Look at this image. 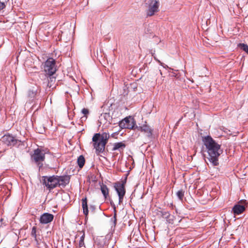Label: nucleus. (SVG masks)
<instances>
[{"label":"nucleus","instance_id":"obj_29","mask_svg":"<svg viewBox=\"0 0 248 248\" xmlns=\"http://www.w3.org/2000/svg\"><path fill=\"white\" fill-rule=\"evenodd\" d=\"M51 76L49 77V79H48V83H49V81L52 82L53 80H55V78L54 77H51Z\"/></svg>","mask_w":248,"mask_h":248},{"label":"nucleus","instance_id":"obj_15","mask_svg":"<svg viewBox=\"0 0 248 248\" xmlns=\"http://www.w3.org/2000/svg\"><path fill=\"white\" fill-rule=\"evenodd\" d=\"M126 144L124 141L116 142L114 143L112 151L118 150L120 152L123 151L125 148Z\"/></svg>","mask_w":248,"mask_h":248},{"label":"nucleus","instance_id":"obj_6","mask_svg":"<svg viewBox=\"0 0 248 248\" xmlns=\"http://www.w3.org/2000/svg\"><path fill=\"white\" fill-rule=\"evenodd\" d=\"M101 135L100 133L95 134L92 139L93 146L95 149V152L97 155L104 152L105 148L104 143H103L100 140Z\"/></svg>","mask_w":248,"mask_h":248},{"label":"nucleus","instance_id":"obj_24","mask_svg":"<svg viewBox=\"0 0 248 248\" xmlns=\"http://www.w3.org/2000/svg\"><path fill=\"white\" fill-rule=\"evenodd\" d=\"M239 47L248 54V46L245 44H239Z\"/></svg>","mask_w":248,"mask_h":248},{"label":"nucleus","instance_id":"obj_25","mask_svg":"<svg viewBox=\"0 0 248 248\" xmlns=\"http://www.w3.org/2000/svg\"><path fill=\"white\" fill-rule=\"evenodd\" d=\"M84 238H85V234L84 233L80 237V240H79V242L78 243V247L79 248H81L82 247L84 246Z\"/></svg>","mask_w":248,"mask_h":248},{"label":"nucleus","instance_id":"obj_9","mask_svg":"<svg viewBox=\"0 0 248 248\" xmlns=\"http://www.w3.org/2000/svg\"><path fill=\"white\" fill-rule=\"evenodd\" d=\"M1 140L8 146H15L20 145L21 140L17 139L12 135L7 134L2 137Z\"/></svg>","mask_w":248,"mask_h":248},{"label":"nucleus","instance_id":"obj_14","mask_svg":"<svg viewBox=\"0 0 248 248\" xmlns=\"http://www.w3.org/2000/svg\"><path fill=\"white\" fill-rule=\"evenodd\" d=\"M161 217L166 219L167 221L169 223L172 224L173 223L174 217L171 216L170 213L167 211L162 210L160 211Z\"/></svg>","mask_w":248,"mask_h":248},{"label":"nucleus","instance_id":"obj_5","mask_svg":"<svg viewBox=\"0 0 248 248\" xmlns=\"http://www.w3.org/2000/svg\"><path fill=\"white\" fill-rule=\"evenodd\" d=\"M31 160L37 165L39 170L43 166V162L45 159V153L38 148L34 151L31 156Z\"/></svg>","mask_w":248,"mask_h":248},{"label":"nucleus","instance_id":"obj_11","mask_svg":"<svg viewBox=\"0 0 248 248\" xmlns=\"http://www.w3.org/2000/svg\"><path fill=\"white\" fill-rule=\"evenodd\" d=\"M241 204H235L232 208V212L234 215H238L244 212L248 202L246 200H241L239 202Z\"/></svg>","mask_w":248,"mask_h":248},{"label":"nucleus","instance_id":"obj_7","mask_svg":"<svg viewBox=\"0 0 248 248\" xmlns=\"http://www.w3.org/2000/svg\"><path fill=\"white\" fill-rule=\"evenodd\" d=\"M119 125L121 128L134 130H136V126H137L135 120L131 116L127 117L120 121Z\"/></svg>","mask_w":248,"mask_h":248},{"label":"nucleus","instance_id":"obj_2","mask_svg":"<svg viewBox=\"0 0 248 248\" xmlns=\"http://www.w3.org/2000/svg\"><path fill=\"white\" fill-rule=\"evenodd\" d=\"M127 181L126 177L124 180L117 181L114 184V187L119 197V204L122 203L125 194L126 190L125 186Z\"/></svg>","mask_w":248,"mask_h":248},{"label":"nucleus","instance_id":"obj_3","mask_svg":"<svg viewBox=\"0 0 248 248\" xmlns=\"http://www.w3.org/2000/svg\"><path fill=\"white\" fill-rule=\"evenodd\" d=\"M58 176L52 175L50 176H44L42 177L43 184L49 191L58 186L59 180Z\"/></svg>","mask_w":248,"mask_h":248},{"label":"nucleus","instance_id":"obj_26","mask_svg":"<svg viewBox=\"0 0 248 248\" xmlns=\"http://www.w3.org/2000/svg\"><path fill=\"white\" fill-rule=\"evenodd\" d=\"M81 112L84 115L85 119H86L87 115L89 114V110L87 108H84L82 109Z\"/></svg>","mask_w":248,"mask_h":248},{"label":"nucleus","instance_id":"obj_4","mask_svg":"<svg viewBox=\"0 0 248 248\" xmlns=\"http://www.w3.org/2000/svg\"><path fill=\"white\" fill-rule=\"evenodd\" d=\"M45 72L49 77L53 75L56 72V61L52 58H49L43 64Z\"/></svg>","mask_w":248,"mask_h":248},{"label":"nucleus","instance_id":"obj_17","mask_svg":"<svg viewBox=\"0 0 248 248\" xmlns=\"http://www.w3.org/2000/svg\"><path fill=\"white\" fill-rule=\"evenodd\" d=\"M111 206L113 209L114 211V216L112 218H111V220L113 222L114 226H115L117 223V211L116 207L115 204L113 202H110Z\"/></svg>","mask_w":248,"mask_h":248},{"label":"nucleus","instance_id":"obj_20","mask_svg":"<svg viewBox=\"0 0 248 248\" xmlns=\"http://www.w3.org/2000/svg\"><path fill=\"white\" fill-rule=\"evenodd\" d=\"M36 93L37 90L34 87H33L28 91V96L30 99H32L35 97Z\"/></svg>","mask_w":248,"mask_h":248},{"label":"nucleus","instance_id":"obj_30","mask_svg":"<svg viewBox=\"0 0 248 248\" xmlns=\"http://www.w3.org/2000/svg\"><path fill=\"white\" fill-rule=\"evenodd\" d=\"M115 135V133H113V134L111 135V137H114Z\"/></svg>","mask_w":248,"mask_h":248},{"label":"nucleus","instance_id":"obj_10","mask_svg":"<svg viewBox=\"0 0 248 248\" xmlns=\"http://www.w3.org/2000/svg\"><path fill=\"white\" fill-rule=\"evenodd\" d=\"M136 130L143 132L149 138H151L152 137L153 129L147 124L146 122L142 125L136 126Z\"/></svg>","mask_w":248,"mask_h":248},{"label":"nucleus","instance_id":"obj_16","mask_svg":"<svg viewBox=\"0 0 248 248\" xmlns=\"http://www.w3.org/2000/svg\"><path fill=\"white\" fill-rule=\"evenodd\" d=\"M82 201V207L83 208V213L85 216L86 218L87 217L89 213L88 204H87V199L86 197L83 198Z\"/></svg>","mask_w":248,"mask_h":248},{"label":"nucleus","instance_id":"obj_13","mask_svg":"<svg viewBox=\"0 0 248 248\" xmlns=\"http://www.w3.org/2000/svg\"><path fill=\"white\" fill-rule=\"evenodd\" d=\"M58 179L59 181L58 186L64 187L69 183L70 176L68 175L58 176Z\"/></svg>","mask_w":248,"mask_h":248},{"label":"nucleus","instance_id":"obj_21","mask_svg":"<svg viewBox=\"0 0 248 248\" xmlns=\"http://www.w3.org/2000/svg\"><path fill=\"white\" fill-rule=\"evenodd\" d=\"M31 235L32 237H34L35 241L36 242V244L37 245H40V242L39 240L38 239L37 237V234H36V227L33 226L32 228L31 232Z\"/></svg>","mask_w":248,"mask_h":248},{"label":"nucleus","instance_id":"obj_12","mask_svg":"<svg viewBox=\"0 0 248 248\" xmlns=\"http://www.w3.org/2000/svg\"><path fill=\"white\" fill-rule=\"evenodd\" d=\"M53 219V215L48 213H45L41 216L39 221L40 223L46 224L51 222Z\"/></svg>","mask_w":248,"mask_h":248},{"label":"nucleus","instance_id":"obj_18","mask_svg":"<svg viewBox=\"0 0 248 248\" xmlns=\"http://www.w3.org/2000/svg\"><path fill=\"white\" fill-rule=\"evenodd\" d=\"M109 134L104 132L102 135H101L100 141L103 143H104V145L106 146V144L108 143V140L109 139Z\"/></svg>","mask_w":248,"mask_h":248},{"label":"nucleus","instance_id":"obj_27","mask_svg":"<svg viewBox=\"0 0 248 248\" xmlns=\"http://www.w3.org/2000/svg\"><path fill=\"white\" fill-rule=\"evenodd\" d=\"M102 116H103L106 120H108L110 117L109 113H105Z\"/></svg>","mask_w":248,"mask_h":248},{"label":"nucleus","instance_id":"obj_8","mask_svg":"<svg viewBox=\"0 0 248 248\" xmlns=\"http://www.w3.org/2000/svg\"><path fill=\"white\" fill-rule=\"evenodd\" d=\"M146 4L148 5V9L146 12L147 16H152L158 11L159 5L158 0H147Z\"/></svg>","mask_w":248,"mask_h":248},{"label":"nucleus","instance_id":"obj_23","mask_svg":"<svg viewBox=\"0 0 248 248\" xmlns=\"http://www.w3.org/2000/svg\"><path fill=\"white\" fill-rule=\"evenodd\" d=\"M176 195L179 199L182 201L183 197L184 196V191H183V190L182 189H181L177 191V192L176 193Z\"/></svg>","mask_w":248,"mask_h":248},{"label":"nucleus","instance_id":"obj_1","mask_svg":"<svg viewBox=\"0 0 248 248\" xmlns=\"http://www.w3.org/2000/svg\"><path fill=\"white\" fill-rule=\"evenodd\" d=\"M202 141L208 153L207 159L213 166H218V157L222 153L220 145L217 143L210 136L203 137Z\"/></svg>","mask_w":248,"mask_h":248},{"label":"nucleus","instance_id":"obj_28","mask_svg":"<svg viewBox=\"0 0 248 248\" xmlns=\"http://www.w3.org/2000/svg\"><path fill=\"white\" fill-rule=\"evenodd\" d=\"M5 7V4L4 2H1L0 1V10H2Z\"/></svg>","mask_w":248,"mask_h":248},{"label":"nucleus","instance_id":"obj_19","mask_svg":"<svg viewBox=\"0 0 248 248\" xmlns=\"http://www.w3.org/2000/svg\"><path fill=\"white\" fill-rule=\"evenodd\" d=\"M101 190L105 199L108 196L109 190L107 186L103 184L101 185Z\"/></svg>","mask_w":248,"mask_h":248},{"label":"nucleus","instance_id":"obj_22","mask_svg":"<svg viewBox=\"0 0 248 248\" xmlns=\"http://www.w3.org/2000/svg\"><path fill=\"white\" fill-rule=\"evenodd\" d=\"M85 160L82 155H80L78 158L77 162L79 167L81 169L85 164Z\"/></svg>","mask_w":248,"mask_h":248}]
</instances>
